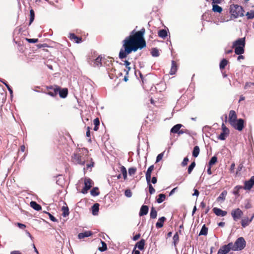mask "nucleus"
Instances as JSON below:
<instances>
[{"mask_svg": "<svg viewBox=\"0 0 254 254\" xmlns=\"http://www.w3.org/2000/svg\"><path fill=\"white\" fill-rule=\"evenodd\" d=\"M144 33L145 29L144 28H142L140 31L136 32L134 34L127 37L123 41L124 50H126V47H131L141 39H142Z\"/></svg>", "mask_w": 254, "mask_h": 254, "instance_id": "nucleus-1", "label": "nucleus"}, {"mask_svg": "<svg viewBox=\"0 0 254 254\" xmlns=\"http://www.w3.org/2000/svg\"><path fill=\"white\" fill-rule=\"evenodd\" d=\"M146 47V42L143 38L138 41L135 45L131 47L126 48V50L121 49L119 52V57L121 59L126 58L132 51L136 52L138 49H141Z\"/></svg>", "mask_w": 254, "mask_h": 254, "instance_id": "nucleus-2", "label": "nucleus"}, {"mask_svg": "<svg viewBox=\"0 0 254 254\" xmlns=\"http://www.w3.org/2000/svg\"><path fill=\"white\" fill-rule=\"evenodd\" d=\"M245 38H239L233 43L232 48L235 49L236 55H242L244 53Z\"/></svg>", "mask_w": 254, "mask_h": 254, "instance_id": "nucleus-3", "label": "nucleus"}, {"mask_svg": "<svg viewBox=\"0 0 254 254\" xmlns=\"http://www.w3.org/2000/svg\"><path fill=\"white\" fill-rule=\"evenodd\" d=\"M230 12L232 16L234 18H237L239 16H244V10L241 6L239 5H232L230 6Z\"/></svg>", "mask_w": 254, "mask_h": 254, "instance_id": "nucleus-4", "label": "nucleus"}, {"mask_svg": "<svg viewBox=\"0 0 254 254\" xmlns=\"http://www.w3.org/2000/svg\"><path fill=\"white\" fill-rule=\"evenodd\" d=\"M246 245V242L243 237L238 238L234 244L232 243V250L234 251H241L245 248Z\"/></svg>", "mask_w": 254, "mask_h": 254, "instance_id": "nucleus-5", "label": "nucleus"}, {"mask_svg": "<svg viewBox=\"0 0 254 254\" xmlns=\"http://www.w3.org/2000/svg\"><path fill=\"white\" fill-rule=\"evenodd\" d=\"M73 162L76 164L81 165H84L85 162V159L79 154L74 153L72 157Z\"/></svg>", "mask_w": 254, "mask_h": 254, "instance_id": "nucleus-6", "label": "nucleus"}, {"mask_svg": "<svg viewBox=\"0 0 254 254\" xmlns=\"http://www.w3.org/2000/svg\"><path fill=\"white\" fill-rule=\"evenodd\" d=\"M231 125L236 129L241 131L244 127V121L242 119H239L235 121L234 124H232Z\"/></svg>", "mask_w": 254, "mask_h": 254, "instance_id": "nucleus-7", "label": "nucleus"}, {"mask_svg": "<svg viewBox=\"0 0 254 254\" xmlns=\"http://www.w3.org/2000/svg\"><path fill=\"white\" fill-rule=\"evenodd\" d=\"M232 243H229L227 245L221 247L218 250L217 254H227L232 250Z\"/></svg>", "mask_w": 254, "mask_h": 254, "instance_id": "nucleus-8", "label": "nucleus"}, {"mask_svg": "<svg viewBox=\"0 0 254 254\" xmlns=\"http://www.w3.org/2000/svg\"><path fill=\"white\" fill-rule=\"evenodd\" d=\"M243 214V211L240 208L234 209L231 211V215L235 221L239 219Z\"/></svg>", "mask_w": 254, "mask_h": 254, "instance_id": "nucleus-9", "label": "nucleus"}, {"mask_svg": "<svg viewBox=\"0 0 254 254\" xmlns=\"http://www.w3.org/2000/svg\"><path fill=\"white\" fill-rule=\"evenodd\" d=\"M254 186V176H252L250 180L244 183L243 189L250 190Z\"/></svg>", "mask_w": 254, "mask_h": 254, "instance_id": "nucleus-10", "label": "nucleus"}, {"mask_svg": "<svg viewBox=\"0 0 254 254\" xmlns=\"http://www.w3.org/2000/svg\"><path fill=\"white\" fill-rule=\"evenodd\" d=\"M92 180L89 178H86L84 180V187L82 189L81 192L83 194L86 193L88 190L91 187Z\"/></svg>", "mask_w": 254, "mask_h": 254, "instance_id": "nucleus-11", "label": "nucleus"}, {"mask_svg": "<svg viewBox=\"0 0 254 254\" xmlns=\"http://www.w3.org/2000/svg\"><path fill=\"white\" fill-rule=\"evenodd\" d=\"M236 120H237V119L235 111L234 110H231L229 114V122L230 125L232 124H234V123H235V121Z\"/></svg>", "mask_w": 254, "mask_h": 254, "instance_id": "nucleus-12", "label": "nucleus"}, {"mask_svg": "<svg viewBox=\"0 0 254 254\" xmlns=\"http://www.w3.org/2000/svg\"><path fill=\"white\" fill-rule=\"evenodd\" d=\"M213 212L218 216H225L227 215V212L226 211L222 210V209L214 207L213 209Z\"/></svg>", "mask_w": 254, "mask_h": 254, "instance_id": "nucleus-13", "label": "nucleus"}, {"mask_svg": "<svg viewBox=\"0 0 254 254\" xmlns=\"http://www.w3.org/2000/svg\"><path fill=\"white\" fill-rule=\"evenodd\" d=\"M92 234V233L90 231H85L82 233H80L78 235V238L79 239H82L84 238L89 237V236H91Z\"/></svg>", "mask_w": 254, "mask_h": 254, "instance_id": "nucleus-14", "label": "nucleus"}, {"mask_svg": "<svg viewBox=\"0 0 254 254\" xmlns=\"http://www.w3.org/2000/svg\"><path fill=\"white\" fill-rule=\"evenodd\" d=\"M58 93L59 94L61 98H65L68 93V90L67 88H63L62 90L59 87V91Z\"/></svg>", "mask_w": 254, "mask_h": 254, "instance_id": "nucleus-15", "label": "nucleus"}, {"mask_svg": "<svg viewBox=\"0 0 254 254\" xmlns=\"http://www.w3.org/2000/svg\"><path fill=\"white\" fill-rule=\"evenodd\" d=\"M182 125L178 124L175 125L171 129V132L173 133H179L181 127H182Z\"/></svg>", "mask_w": 254, "mask_h": 254, "instance_id": "nucleus-16", "label": "nucleus"}, {"mask_svg": "<svg viewBox=\"0 0 254 254\" xmlns=\"http://www.w3.org/2000/svg\"><path fill=\"white\" fill-rule=\"evenodd\" d=\"M148 212V207L147 205H142L139 211V216H143L146 215Z\"/></svg>", "mask_w": 254, "mask_h": 254, "instance_id": "nucleus-17", "label": "nucleus"}, {"mask_svg": "<svg viewBox=\"0 0 254 254\" xmlns=\"http://www.w3.org/2000/svg\"><path fill=\"white\" fill-rule=\"evenodd\" d=\"M102 57L101 56H98L96 59L93 60L92 64L93 66L94 67L96 66H100L102 65Z\"/></svg>", "mask_w": 254, "mask_h": 254, "instance_id": "nucleus-18", "label": "nucleus"}, {"mask_svg": "<svg viewBox=\"0 0 254 254\" xmlns=\"http://www.w3.org/2000/svg\"><path fill=\"white\" fill-rule=\"evenodd\" d=\"M166 219V218L164 216L159 218L158 222L156 223V227L157 228H162L163 226V223Z\"/></svg>", "mask_w": 254, "mask_h": 254, "instance_id": "nucleus-19", "label": "nucleus"}, {"mask_svg": "<svg viewBox=\"0 0 254 254\" xmlns=\"http://www.w3.org/2000/svg\"><path fill=\"white\" fill-rule=\"evenodd\" d=\"M30 206L37 211H39L42 209L41 205L38 204L36 202L32 201L30 202Z\"/></svg>", "mask_w": 254, "mask_h": 254, "instance_id": "nucleus-20", "label": "nucleus"}, {"mask_svg": "<svg viewBox=\"0 0 254 254\" xmlns=\"http://www.w3.org/2000/svg\"><path fill=\"white\" fill-rule=\"evenodd\" d=\"M177 70V66L175 61H172V66L170 71V74L171 75L174 74Z\"/></svg>", "mask_w": 254, "mask_h": 254, "instance_id": "nucleus-21", "label": "nucleus"}, {"mask_svg": "<svg viewBox=\"0 0 254 254\" xmlns=\"http://www.w3.org/2000/svg\"><path fill=\"white\" fill-rule=\"evenodd\" d=\"M69 38L71 40H74L76 43H80L82 41L81 38L77 37L73 33H70Z\"/></svg>", "mask_w": 254, "mask_h": 254, "instance_id": "nucleus-22", "label": "nucleus"}, {"mask_svg": "<svg viewBox=\"0 0 254 254\" xmlns=\"http://www.w3.org/2000/svg\"><path fill=\"white\" fill-rule=\"evenodd\" d=\"M99 204L97 203H95L92 207V214L96 215L99 211Z\"/></svg>", "mask_w": 254, "mask_h": 254, "instance_id": "nucleus-23", "label": "nucleus"}, {"mask_svg": "<svg viewBox=\"0 0 254 254\" xmlns=\"http://www.w3.org/2000/svg\"><path fill=\"white\" fill-rule=\"evenodd\" d=\"M58 91H59V87L56 86V87L53 88V91H48L47 94L51 96L55 97L58 94Z\"/></svg>", "mask_w": 254, "mask_h": 254, "instance_id": "nucleus-24", "label": "nucleus"}, {"mask_svg": "<svg viewBox=\"0 0 254 254\" xmlns=\"http://www.w3.org/2000/svg\"><path fill=\"white\" fill-rule=\"evenodd\" d=\"M145 245V240L143 239H141L140 241L138 242L136 244V247H137L138 249L140 250H142L144 249Z\"/></svg>", "mask_w": 254, "mask_h": 254, "instance_id": "nucleus-25", "label": "nucleus"}, {"mask_svg": "<svg viewBox=\"0 0 254 254\" xmlns=\"http://www.w3.org/2000/svg\"><path fill=\"white\" fill-rule=\"evenodd\" d=\"M251 222V220H249L248 218L243 219L241 221V224L243 228H245L248 226Z\"/></svg>", "mask_w": 254, "mask_h": 254, "instance_id": "nucleus-26", "label": "nucleus"}, {"mask_svg": "<svg viewBox=\"0 0 254 254\" xmlns=\"http://www.w3.org/2000/svg\"><path fill=\"white\" fill-rule=\"evenodd\" d=\"M158 36L162 38H165L167 36V32L165 29H161L158 31Z\"/></svg>", "mask_w": 254, "mask_h": 254, "instance_id": "nucleus-27", "label": "nucleus"}, {"mask_svg": "<svg viewBox=\"0 0 254 254\" xmlns=\"http://www.w3.org/2000/svg\"><path fill=\"white\" fill-rule=\"evenodd\" d=\"M166 198V195L164 194L161 193L158 196V198L156 199L157 202L158 203H162Z\"/></svg>", "mask_w": 254, "mask_h": 254, "instance_id": "nucleus-28", "label": "nucleus"}, {"mask_svg": "<svg viewBox=\"0 0 254 254\" xmlns=\"http://www.w3.org/2000/svg\"><path fill=\"white\" fill-rule=\"evenodd\" d=\"M212 10L214 12H217L218 13H220L222 11V8L221 7H220L218 5L213 4V7H212Z\"/></svg>", "mask_w": 254, "mask_h": 254, "instance_id": "nucleus-29", "label": "nucleus"}, {"mask_svg": "<svg viewBox=\"0 0 254 254\" xmlns=\"http://www.w3.org/2000/svg\"><path fill=\"white\" fill-rule=\"evenodd\" d=\"M199 153V148L198 146H195L194 147L193 151H192V156L194 157H197Z\"/></svg>", "mask_w": 254, "mask_h": 254, "instance_id": "nucleus-30", "label": "nucleus"}, {"mask_svg": "<svg viewBox=\"0 0 254 254\" xmlns=\"http://www.w3.org/2000/svg\"><path fill=\"white\" fill-rule=\"evenodd\" d=\"M157 215V212L154 207H152L150 211V216L152 219H155Z\"/></svg>", "mask_w": 254, "mask_h": 254, "instance_id": "nucleus-31", "label": "nucleus"}, {"mask_svg": "<svg viewBox=\"0 0 254 254\" xmlns=\"http://www.w3.org/2000/svg\"><path fill=\"white\" fill-rule=\"evenodd\" d=\"M242 189H243V186H236L234 189L233 193L235 195L239 196L240 195L239 193V190Z\"/></svg>", "mask_w": 254, "mask_h": 254, "instance_id": "nucleus-32", "label": "nucleus"}, {"mask_svg": "<svg viewBox=\"0 0 254 254\" xmlns=\"http://www.w3.org/2000/svg\"><path fill=\"white\" fill-rule=\"evenodd\" d=\"M120 171L123 174L124 179L125 180L127 178V171L125 167L122 166L120 167Z\"/></svg>", "mask_w": 254, "mask_h": 254, "instance_id": "nucleus-33", "label": "nucleus"}, {"mask_svg": "<svg viewBox=\"0 0 254 254\" xmlns=\"http://www.w3.org/2000/svg\"><path fill=\"white\" fill-rule=\"evenodd\" d=\"M208 229L205 226V225H204L201 228V229L199 232V235H206L207 234Z\"/></svg>", "mask_w": 254, "mask_h": 254, "instance_id": "nucleus-34", "label": "nucleus"}, {"mask_svg": "<svg viewBox=\"0 0 254 254\" xmlns=\"http://www.w3.org/2000/svg\"><path fill=\"white\" fill-rule=\"evenodd\" d=\"M227 191L224 190L223 191L221 194H220L219 196L217 198V200H222V201H224L225 199L226 196L227 195Z\"/></svg>", "mask_w": 254, "mask_h": 254, "instance_id": "nucleus-35", "label": "nucleus"}, {"mask_svg": "<svg viewBox=\"0 0 254 254\" xmlns=\"http://www.w3.org/2000/svg\"><path fill=\"white\" fill-rule=\"evenodd\" d=\"M227 64H228L227 60L225 59H223L221 61L220 64H219L220 68L221 69H224L225 67V66H226V65Z\"/></svg>", "mask_w": 254, "mask_h": 254, "instance_id": "nucleus-36", "label": "nucleus"}, {"mask_svg": "<svg viewBox=\"0 0 254 254\" xmlns=\"http://www.w3.org/2000/svg\"><path fill=\"white\" fill-rule=\"evenodd\" d=\"M151 55L154 57H157L159 56V52L157 48H153L151 50Z\"/></svg>", "mask_w": 254, "mask_h": 254, "instance_id": "nucleus-37", "label": "nucleus"}, {"mask_svg": "<svg viewBox=\"0 0 254 254\" xmlns=\"http://www.w3.org/2000/svg\"><path fill=\"white\" fill-rule=\"evenodd\" d=\"M246 15L248 19H252L254 18V10H252L247 12Z\"/></svg>", "mask_w": 254, "mask_h": 254, "instance_id": "nucleus-38", "label": "nucleus"}, {"mask_svg": "<svg viewBox=\"0 0 254 254\" xmlns=\"http://www.w3.org/2000/svg\"><path fill=\"white\" fill-rule=\"evenodd\" d=\"M217 161V158L215 156H213L209 162L208 166H211L214 165L216 163Z\"/></svg>", "mask_w": 254, "mask_h": 254, "instance_id": "nucleus-39", "label": "nucleus"}, {"mask_svg": "<svg viewBox=\"0 0 254 254\" xmlns=\"http://www.w3.org/2000/svg\"><path fill=\"white\" fill-rule=\"evenodd\" d=\"M63 210V216L64 217H66L69 214L68 208L67 207L63 206L62 207Z\"/></svg>", "mask_w": 254, "mask_h": 254, "instance_id": "nucleus-40", "label": "nucleus"}, {"mask_svg": "<svg viewBox=\"0 0 254 254\" xmlns=\"http://www.w3.org/2000/svg\"><path fill=\"white\" fill-rule=\"evenodd\" d=\"M98 189L97 188H94L90 191V193L93 196H97L99 194V192L98 191Z\"/></svg>", "mask_w": 254, "mask_h": 254, "instance_id": "nucleus-41", "label": "nucleus"}, {"mask_svg": "<svg viewBox=\"0 0 254 254\" xmlns=\"http://www.w3.org/2000/svg\"><path fill=\"white\" fill-rule=\"evenodd\" d=\"M195 166V163L194 161L192 162L190 165V166L188 167V172L189 174H190L191 173L192 171L193 170V169H194Z\"/></svg>", "mask_w": 254, "mask_h": 254, "instance_id": "nucleus-42", "label": "nucleus"}, {"mask_svg": "<svg viewBox=\"0 0 254 254\" xmlns=\"http://www.w3.org/2000/svg\"><path fill=\"white\" fill-rule=\"evenodd\" d=\"M173 243L174 246H176V244L178 243L179 240V237L178 233H176L173 236Z\"/></svg>", "mask_w": 254, "mask_h": 254, "instance_id": "nucleus-43", "label": "nucleus"}, {"mask_svg": "<svg viewBox=\"0 0 254 254\" xmlns=\"http://www.w3.org/2000/svg\"><path fill=\"white\" fill-rule=\"evenodd\" d=\"M102 247L99 248V250L101 252H104L107 249V245L105 242L101 241Z\"/></svg>", "mask_w": 254, "mask_h": 254, "instance_id": "nucleus-44", "label": "nucleus"}, {"mask_svg": "<svg viewBox=\"0 0 254 254\" xmlns=\"http://www.w3.org/2000/svg\"><path fill=\"white\" fill-rule=\"evenodd\" d=\"M30 18L29 24H31V23L33 21V20L34 19V17H35V13H34V11L33 9H31L30 10Z\"/></svg>", "mask_w": 254, "mask_h": 254, "instance_id": "nucleus-45", "label": "nucleus"}, {"mask_svg": "<svg viewBox=\"0 0 254 254\" xmlns=\"http://www.w3.org/2000/svg\"><path fill=\"white\" fill-rule=\"evenodd\" d=\"M94 125H95V127H94V130L96 131V130H97L98 129V126H99V124H100V122H99V119H98V118L95 119L94 120Z\"/></svg>", "mask_w": 254, "mask_h": 254, "instance_id": "nucleus-46", "label": "nucleus"}, {"mask_svg": "<svg viewBox=\"0 0 254 254\" xmlns=\"http://www.w3.org/2000/svg\"><path fill=\"white\" fill-rule=\"evenodd\" d=\"M222 132L225 133L227 135L229 134V129L224 125V124H222Z\"/></svg>", "mask_w": 254, "mask_h": 254, "instance_id": "nucleus-47", "label": "nucleus"}, {"mask_svg": "<svg viewBox=\"0 0 254 254\" xmlns=\"http://www.w3.org/2000/svg\"><path fill=\"white\" fill-rule=\"evenodd\" d=\"M136 171V169L135 168H130L128 169V174L129 175L132 176L134 175Z\"/></svg>", "mask_w": 254, "mask_h": 254, "instance_id": "nucleus-48", "label": "nucleus"}, {"mask_svg": "<svg viewBox=\"0 0 254 254\" xmlns=\"http://www.w3.org/2000/svg\"><path fill=\"white\" fill-rule=\"evenodd\" d=\"M154 165H151L147 169L146 172V174L147 175H149L151 176V173L152 172V171L154 169Z\"/></svg>", "mask_w": 254, "mask_h": 254, "instance_id": "nucleus-49", "label": "nucleus"}, {"mask_svg": "<svg viewBox=\"0 0 254 254\" xmlns=\"http://www.w3.org/2000/svg\"><path fill=\"white\" fill-rule=\"evenodd\" d=\"M164 152L158 154L156 157V163L159 162L163 158Z\"/></svg>", "mask_w": 254, "mask_h": 254, "instance_id": "nucleus-50", "label": "nucleus"}, {"mask_svg": "<svg viewBox=\"0 0 254 254\" xmlns=\"http://www.w3.org/2000/svg\"><path fill=\"white\" fill-rule=\"evenodd\" d=\"M125 195L127 197H130L132 196V192L130 190H126L125 191Z\"/></svg>", "mask_w": 254, "mask_h": 254, "instance_id": "nucleus-51", "label": "nucleus"}, {"mask_svg": "<svg viewBox=\"0 0 254 254\" xmlns=\"http://www.w3.org/2000/svg\"><path fill=\"white\" fill-rule=\"evenodd\" d=\"M227 136V134L223 132H221L220 134L218 136V139L221 140H224L225 139L226 137Z\"/></svg>", "mask_w": 254, "mask_h": 254, "instance_id": "nucleus-52", "label": "nucleus"}, {"mask_svg": "<svg viewBox=\"0 0 254 254\" xmlns=\"http://www.w3.org/2000/svg\"><path fill=\"white\" fill-rule=\"evenodd\" d=\"M26 40L30 43H35L38 42V39H29L26 38Z\"/></svg>", "mask_w": 254, "mask_h": 254, "instance_id": "nucleus-53", "label": "nucleus"}, {"mask_svg": "<svg viewBox=\"0 0 254 254\" xmlns=\"http://www.w3.org/2000/svg\"><path fill=\"white\" fill-rule=\"evenodd\" d=\"M148 186V188H149V193L152 194L153 193H154L155 191V189L153 188V186H152L151 184H149Z\"/></svg>", "mask_w": 254, "mask_h": 254, "instance_id": "nucleus-54", "label": "nucleus"}, {"mask_svg": "<svg viewBox=\"0 0 254 254\" xmlns=\"http://www.w3.org/2000/svg\"><path fill=\"white\" fill-rule=\"evenodd\" d=\"M130 63L128 62L127 61H125V65H126V67L127 68V73H128V71L130 70V67L129 66Z\"/></svg>", "mask_w": 254, "mask_h": 254, "instance_id": "nucleus-55", "label": "nucleus"}, {"mask_svg": "<svg viewBox=\"0 0 254 254\" xmlns=\"http://www.w3.org/2000/svg\"><path fill=\"white\" fill-rule=\"evenodd\" d=\"M188 161H189V159L188 157L184 158L183 162H182V165L183 166H186L188 164Z\"/></svg>", "mask_w": 254, "mask_h": 254, "instance_id": "nucleus-56", "label": "nucleus"}, {"mask_svg": "<svg viewBox=\"0 0 254 254\" xmlns=\"http://www.w3.org/2000/svg\"><path fill=\"white\" fill-rule=\"evenodd\" d=\"M47 214L49 215V218L51 221H52L53 222H57V219L54 216H53L51 214H50V213H48V212H47Z\"/></svg>", "mask_w": 254, "mask_h": 254, "instance_id": "nucleus-57", "label": "nucleus"}, {"mask_svg": "<svg viewBox=\"0 0 254 254\" xmlns=\"http://www.w3.org/2000/svg\"><path fill=\"white\" fill-rule=\"evenodd\" d=\"M16 225L21 229H24L26 228V225L20 223H17Z\"/></svg>", "mask_w": 254, "mask_h": 254, "instance_id": "nucleus-58", "label": "nucleus"}, {"mask_svg": "<svg viewBox=\"0 0 254 254\" xmlns=\"http://www.w3.org/2000/svg\"><path fill=\"white\" fill-rule=\"evenodd\" d=\"M146 180L148 185L151 184L150 182L151 181V180L150 175L146 174Z\"/></svg>", "mask_w": 254, "mask_h": 254, "instance_id": "nucleus-59", "label": "nucleus"}, {"mask_svg": "<svg viewBox=\"0 0 254 254\" xmlns=\"http://www.w3.org/2000/svg\"><path fill=\"white\" fill-rule=\"evenodd\" d=\"M183 133H189V130L187 129H180L178 133L179 135L182 134Z\"/></svg>", "mask_w": 254, "mask_h": 254, "instance_id": "nucleus-60", "label": "nucleus"}, {"mask_svg": "<svg viewBox=\"0 0 254 254\" xmlns=\"http://www.w3.org/2000/svg\"><path fill=\"white\" fill-rule=\"evenodd\" d=\"M4 85H5V86L7 87V89H8V91L9 92V93H10V95H11H11H12V93H13V92H12V89L10 88V87L9 86V85L8 84H7V83H4Z\"/></svg>", "mask_w": 254, "mask_h": 254, "instance_id": "nucleus-61", "label": "nucleus"}, {"mask_svg": "<svg viewBox=\"0 0 254 254\" xmlns=\"http://www.w3.org/2000/svg\"><path fill=\"white\" fill-rule=\"evenodd\" d=\"M199 194V192L197 190L195 189L194 190V193L192 194L193 196H198Z\"/></svg>", "mask_w": 254, "mask_h": 254, "instance_id": "nucleus-62", "label": "nucleus"}, {"mask_svg": "<svg viewBox=\"0 0 254 254\" xmlns=\"http://www.w3.org/2000/svg\"><path fill=\"white\" fill-rule=\"evenodd\" d=\"M140 237V234H136L135 235V236H133V241H136Z\"/></svg>", "mask_w": 254, "mask_h": 254, "instance_id": "nucleus-63", "label": "nucleus"}, {"mask_svg": "<svg viewBox=\"0 0 254 254\" xmlns=\"http://www.w3.org/2000/svg\"><path fill=\"white\" fill-rule=\"evenodd\" d=\"M94 165V162H92L90 164H87L86 165V169H88L89 168H91L92 167H93Z\"/></svg>", "mask_w": 254, "mask_h": 254, "instance_id": "nucleus-64", "label": "nucleus"}]
</instances>
